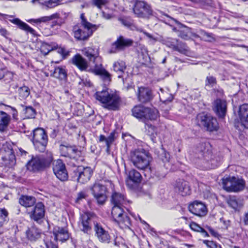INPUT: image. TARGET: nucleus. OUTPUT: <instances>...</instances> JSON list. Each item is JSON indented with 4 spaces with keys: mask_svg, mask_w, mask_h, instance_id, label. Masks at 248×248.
Segmentation results:
<instances>
[{
    "mask_svg": "<svg viewBox=\"0 0 248 248\" xmlns=\"http://www.w3.org/2000/svg\"><path fill=\"white\" fill-rule=\"evenodd\" d=\"M94 96L96 100L103 104L105 108L111 110H116L119 108L121 102L120 97L116 93H110L108 89L96 92Z\"/></svg>",
    "mask_w": 248,
    "mask_h": 248,
    "instance_id": "obj_1",
    "label": "nucleus"
},
{
    "mask_svg": "<svg viewBox=\"0 0 248 248\" xmlns=\"http://www.w3.org/2000/svg\"><path fill=\"white\" fill-rule=\"evenodd\" d=\"M129 159L133 165L139 170H151L150 166L152 157L149 153L144 150H137L131 151Z\"/></svg>",
    "mask_w": 248,
    "mask_h": 248,
    "instance_id": "obj_2",
    "label": "nucleus"
},
{
    "mask_svg": "<svg viewBox=\"0 0 248 248\" xmlns=\"http://www.w3.org/2000/svg\"><path fill=\"white\" fill-rule=\"evenodd\" d=\"M53 160L51 153H47L46 155L33 156L27 164L28 170L33 172L44 170L50 166Z\"/></svg>",
    "mask_w": 248,
    "mask_h": 248,
    "instance_id": "obj_3",
    "label": "nucleus"
},
{
    "mask_svg": "<svg viewBox=\"0 0 248 248\" xmlns=\"http://www.w3.org/2000/svg\"><path fill=\"white\" fill-rule=\"evenodd\" d=\"M15 150H16V146L13 143L8 142L0 143V156L3 164L9 168L14 167L16 164Z\"/></svg>",
    "mask_w": 248,
    "mask_h": 248,
    "instance_id": "obj_4",
    "label": "nucleus"
},
{
    "mask_svg": "<svg viewBox=\"0 0 248 248\" xmlns=\"http://www.w3.org/2000/svg\"><path fill=\"white\" fill-rule=\"evenodd\" d=\"M132 115L138 119L145 123L148 120H155L158 115V110L143 105L135 106L132 109Z\"/></svg>",
    "mask_w": 248,
    "mask_h": 248,
    "instance_id": "obj_5",
    "label": "nucleus"
},
{
    "mask_svg": "<svg viewBox=\"0 0 248 248\" xmlns=\"http://www.w3.org/2000/svg\"><path fill=\"white\" fill-rule=\"evenodd\" d=\"M113 187L111 182L108 180H102L94 184L92 188V193L98 204L104 203L107 199L106 193L108 190Z\"/></svg>",
    "mask_w": 248,
    "mask_h": 248,
    "instance_id": "obj_6",
    "label": "nucleus"
},
{
    "mask_svg": "<svg viewBox=\"0 0 248 248\" xmlns=\"http://www.w3.org/2000/svg\"><path fill=\"white\" fill-rule=\"evenodd\" d=\"M124 206H113L111 214L113 219L122 229L129 228L131 221L129 217L124 212Z\"/></svg>",
    "mask_w": 248,
    "mask_h": 248,
    "instance_id": "obj_7",
    "label": "nucleus"
},
{
    "mask_svg": "<svg viewBox=\"0 0 248 248\" xmlns=\"http://www.w3.org/2000/svg\"><path fill=\"white\" fill-rule=\"evenodd\" d=\"M47 136L44 129L37 128L33 131L32 142L36 150L44 152L47 143Z\"/></svg>",
    "mask_w": 248,
    "mask_h": 248,
    "instance_id": "obj_8",
    "label": "nucleus"
},
{
    "mask_svg": "<svg viewBox=\"0 0 248 248\" xmlns=\"http://www.w3.org/2000/svg\"><path fill=\"white\" fill-rule=\"evenodd\" d=\"M197 120L200 126H203L209 131H217L218 124L216 118L209 114L201 113L197 115Z\"/></svg>",
    "mask_w": 248,
    "mask_h": 248,
    "instance_id": "obj_9",
    "label": "nucleus"
},
{
    "mask_svg": "<svg viewBox=\"0 0 248 248\" xmlns=\"http://www.w3.org/2000/svg\"><path fill=\"white\" fill-rule=\"evenodd\" d=\"M133 10L135 15L140 18H149L153 15L151 6L144 1L136 0Z\"/></svg>",
    "mask_w": 248,
    "mask_h": 248,
    "instance_id": "obj_10",
    "label": "nucleus"
},
{
    "mask_svg": "<svg viewBox=\"0 0 248 248\" xmlns=\"http://www.w3.org/2000/svg\"><path fill=\"white\" fill-rule=\"evenodd\" d=\"M97 29L93 27H84L82 25H77L73 27V32L75 38L78 41H86Z\"/></svg>",
    "mask_w": 248,
    "mask_h": 248,
    "instance_id": "obj_11",
    "label": "nucleus"
},
{
    "mask_svg": "<svg viewBox=\"0 0 248 248\" xmlns=\"http://www.w3.org/2000/svg\"><path fill=\"white\" fill-rule=\"evenodd\" d=\"M223 185L228 191L238 192L244 189L245 181L235 177H230L223 179Z\"/></svg>",
    "mask_w": 248,
    "mask_h": 248,
    "instance_id": "obj_12",
    "label": "nucleus"
},
{
    "mask_svg": "<svg viewBox=\"0 0 248 248\" xmlns=\"http://www.w3.org/2000/svg\"><path fill=\"white\" fill-rule=\"evenodd\" d=\"M61 152L62 156L68 157L71 159L79 163L84 160L82 153L75 146H65L62 145Z\"/></svg>",
    "mask_w": 248,
    "mask_h": 248,
    "instance_id": "obj_13",
    "label": "nucleus"
},
{
    "mask_svg": "<svg viewBox=\"0 0 248 248\" xmlns=\"http://www.w3.org/2000/svg\"><path fill=\"white\" fill-rule=\"evenodd\" d=\"M74 173L78 183L85 184L90 180L93 171L90 167L79 166L74 170Z\"/></svg>",
    "mask_w": 248,
    "mask_h": 248,
    "instance_id": "obj_14",
    "label": "nucleus"
},
{
    "mask_svg": "<svg viewBox=\"0 0 248 248\" xmlns=\"http://www.w3.org/2000/svg\"><path fill=\"white\" fill-rule=\"evenodd\" d=\"M53 170L56 176L61 181L68 179V175L64 163L61 159H57L53 163Z\"/></svg>",
    "mask_w": 248,
    "mask_h": 248,
    "instance_id": "obj_15",
    "label": "nucleus"
},
{
    "mask_svg": "<svg viewBox=\"0 0 248 248\" xmlns=\"http://www.w3.org/2000/svg\"><path fill=\"white\" fill-rule=\"evenodd\" d=\"M94 230L95 234L100 242L104 243H109L110 236L101 224L97 222L94 223Z\"/></svg>",
    "mask_w": 248,
    "mask_h": 248,
    "instance_id": "obj_16",
    "label": "nucleus"
},
{
    "mask_svg": "<svg viewBox=\"0 0 248 248\" xmlns=\"http://www.w3.org/2000/svg\"><path fill=\"white\" fill-rule=\"evenodd\" d=\"M93 214L85 212L81 214L78 222V227L85 233H88L91 231V221Z\"/></svg>",
    "mask_w": 248,
    "mask_h": 248,
    "instance_id": "obj_17",
    "label": "nucleus"
},
{
    "mask_svg": "<svg viewBox=\"0 0 248 248\" xmlns=\"http://www.w3.org/2000/svg\"><path fill=\"white\" fill-rule=\"evenodd\" d=\"M213 109L219 117L224 118L227 111L226 101L221 99H217L213 103Z\"/></svg>",
    "mask_w": 248,
    "mask_h": 248,
    "instance_id": "obj_18",
    "label": "nucleus"
},
{
    "mask_svg": "<svg viewBox=\"0 0 248 248\" xmlns=\"http://www.w3.org/2000/svg\"><path fill=\"white\" fill-rule=\"evenodd\" d=\"M141 174L137 170L132 169L128 172L126 185L130 188L133 187V184H138L142 180Z\"/></svg>",
    "mask_w": 248,
    "mask_h": 248,
    "instance_id": "obj_19",
    "label": "nucleus"
},
{
    "mask_svg": "<svg viewBox=\"0 0 248 248\" xmlns=\"http://www.w3.org/2000/svg\"><path fill=\"white\" fill-rule=\"evenodd\" d=\"M189 211L192 214L200 217L206 215L207 211L205 205L202 202L195 201L188 206Z\"/></svg>",
    "mask_w": 248,
    "mask_h": 248,
    "instance_id": "obj_20",
    "label": "nucleus"
},
{
    "mask_svg": "<svg viewBox=\"0 0 248 248\" xmlns=\"http://www.w3.org/2000/svg\"><path fill=\"white\" fill-rule=\"evenodd\" d=\"M175 190L182 196L188 195L191 192L188 183L184 180H179L176 182Z\"/></svg>",
    "mask_w": 248,
    "mask_h": 248,
    "instance_id": "obj_21",
    "label": "nucleus"
},
{
    "mask_svg": "<svg viewBox=\"0 0 248 248\" xmlns=\"http://www.w3.org/2000/svg\"><path fill=\"white\" fill-rule=\"evenodd\" d=\"M54 239L55 241L64 242L68 239L69 233L66 229L56 226L53 229Z\"/></svg>",
    "mask_w": 248,
    "mask_h": 248,
    "instance_id": "obj_22",
    "label": "nucleus"
},
{
    "mask_svg": "<svg viewBox=\"0 0 248 248\" xmlns=\"http://www.w3.org/2000/svg\"><path fill=\"white\" fill-rule=\"evenodd\" d=\"M238 117L242 125L248 128V104H244L239 107Z\"/></svg>",
    "mask_w": 248,
    "mask_h": 248,
    "instance_id": "obj_23",
    "label": "nucleus"
},
{
    "mask_svg": "<svg viewBox=\"0 0 248 248\" xmlns=\"http://www.w3.org/2000/svg\"><path fill=\"white\" fill-rule=\"evenodd\" d=\"M138 98L142 103H146L152 99L151 91L145 87H139L137 92Z\"/></svg>",
    "mask_w": 248,
    "mask_h": 248,
    "instance_id": "obj_24",
    "label": "nucleus"
},
{
    "mask_svg": "<svg viewBox=\"0 0 248 248\" xmlns=\"http://www.w3.org/2000/svg\"><path fill=\"white\" fill-rule=\"evenodd\" d=\"M45 216V207L44 204L41 202H38L35 205L33 210L31 212L30 217L31 218L35 221L42 218Z\"/></svg>",
    "mask_w": 248,
    "mask_h": 248,
    "instance_id": "obj_25",
    "label": "nucleus"
},
{
    "mask_svg": "<svg viewBox=\"0 0 248 248\" xmlns=\"http://www.w3.org/2000/svg\"><path fill=\"white\" fill-rule=\"evenodd\" d=\"M11 120L10 115L3 111H0V132L7 131Z\"/></svg>",
    "mask_w": 248,
    "mask_h": 248,
    "instance_id": "obj_26",
    "label": "nucleus"
},
{
    "mask_svg": "<svg viewBox=\"0 0 248 248\" xmlns=\"http://www.w3.org/2000/svg\"><path fill=\"white\" fill-rule=\"evenodd\" d=\"M93 72L95 75L99 76L104 82L109 83L111 81V75L102 67L101 64L100 67L96 66Z\"/></svg>",
    "mask_w": 248,
    "mask_h": 248,
    "instance_id": "obj_27",
    "label": "nucleus"
},
{
    "mask_svg": "<svg viewBox=\"0 0 248 248\" xmlns=\"http://www.w3.org/2000/svg\"><path fill=\"white\" fill-rule=\"evenodd\" d=\"M133 41L130 39L124 38L123 36H120L116 41L113 44L116 49L118 50H122L126 47L132 45Z\"/></svg>",
    "mask_w": 248,
    "mask_h": 248,
    "instance_id": "obj_28",
    "label": "nucleus"
},
{
    "mask_svg": "<svg viewBox=\"0 0 248 248\" xmlns=\"http://www.w3.org/2000/svg\"><path fill=\"white\" fill-rule=\"evenodd\" d=\"M112 67L118 78H123L126 68L125 62L122 60H118L113 63Z\"/></svg>",
    "mask_w": 248,
    "mask_h": 248,
    "instance_id": "obj_29",
    "label": "nucleus"
},
{
    "mask_svg": "<svg viewBox=\"0 0 248 248\" xmlns=\"http://www.w3.org/2000/svg\"><path fill=\"white\" fill-rule=\"evenodd\" d=\"M26 233L27 238L31 241L37 240L41 235V231L34 226L28 228Z\"/></svg>",
    "mask_w": 248,
    "mask_h": 248,
    "instance_id": "obj_30",
    "label": "nucleus"
},
{
    "mask_svg": "<svg viewBox=\"0 0 248 248\" xmlns=\"http://www.w3.org/2000/svg\"><path fill=\"white\" fill-rule=\"evenodd\" d=\"M126 202V200L124 195L115 192L112 194L111 203L113 206H124Z\"/></svg>",
    "mask_w": 248,
    "mask_h": 248,
    "instance_id": "obj_31",
    "label": "nucleus"
},
{
    "mask_svg": "<svg viewBox=\"0 0 248 248\" xmlns=\"http://www.w3.org/2000/svg\"><path fill=\"white\" fill-rule=\"evenodd\" d=\"M72 62L81 71L86 70L88 66L86 61L80 55H75L72 59Z\"/></svg>",
    "mask_w": 248,
    "mask_h": 248,
    "instance_id": "obj_32",
    "label": "nucleus"
},
{
    "mask_svg": "<svg viewBox=\"0 0 248 248\" xmlns=\"http://www.w3.org/2000/svg\"><path fill=\"white\" fill-rule=\"evenodd\" d=\"M10 21L13 24L16 25L19 28L26 31L27 32H29L32 34H34L35 31L31 27H30L28 24L22 22L18 18H15L12 20H10Z\"/></svg>",
    "mask_w": 248,
    "mask_h": 248,
    "instance_id": "obj_33",
    "label": "nucleus"
},
{
    "mask_svg": "<svg viewBox=\"0 0 248 248\" xmlns=\"http://www.w3.org/2000/svg\"><path fill=\"white\" fill-rule=\"evenodd\" d=\"M173 50L177 51L187 56H190L191 54V52L186 44L178 41L175 45Z\"/></svg>",
    "mask_w": 248,
    "mask_h": 248,
    "instance_id": "obj_34",
    "label": "nucleus"
},
{
    "mask_svg": "<svg viewBox=\"0 0 248 248\" xmlns=\"http://www.w3.org/2000/svg\"><path fill=\"white\" fill-rule=\"evenodd\" d=\"M83 51L84 55L88 58L90 62H94L95 60L98 57V51L92 47L85 48Z\"/></svg>",
    "mask_w": 248,
    "mask_h": 248,
    "instance_id": "obj_35",
    "label": "nucleus"
},
{
    "mask_svg": "<svg viewBox=\"0 0 248 248\" xmlns=\"http://www.w3.org/2000/svg\"><path fill=\"white\" fill-rule=\"evenodd\" d=\"M227 202L232 208L237 210L243 206L242 201L235 196H230L227 199Z\"/></svg>",
    "mask_w": 248,
    "mask_h": 248,
    "instance_id": "obj_36",
    "label": "nucleus"
},
{
    "mask_svg": "<svg viewBox=\"0 0 248 248\" xmlns=\"http://www.w3.org/2000/svg\"><path fill=\"white\" fill-rule=\"evenodd\" d=\"M36 202V199L32 196H22L19 199V203L26 207L33 206Z\"/></svg>",
    "mask_w": 248,
    "mask_h": 248,
    "instance_id": "obj_37",
    "label": "nucleus"
},
{
    "mask_svg": "<svg viewBox=\"0 0 248 248\" xmlns=\"http://www.w3.org/2000/svg\"><path fill=\"white\" fill-rule=\"evenodd\" d=\"M60 18V15L58 13H55L49 16H43L37 19H32L29 21V22H33L35 23H46L50 20L58 19Z\"/></svg>",
    "mask_w": 248,
    "mask_h": 248,
    "instance_id": "obj_38",
    "label": "nucleus"
},
{
    "mask_svg": "<svg viewBox=\"0 0 248 248\" xmlns=\"http://www.w3.org/2000/svg\"><path fill=\"white\" fill-rule=\"evenodd\" d=\"M57 46L54 44L51 43L50 44L43 42L40 46V51L41 53L45 56L49 53V52L57 49Z\"/></svg>",
    "mask_w": 248,
    "mask_h": 248,
    "instance_id": "obj_39",
    "label": "nucleus"
},
{
    "mask_svg": "<svg viewBox=\"0 0 248 248\" xmlns=\"http://www.w3.org/2000/svg\"><path fill=\"white\" fill-rule=\"evenodd\" d=\"M145 128L147 134L151 137L152 140L154 141L156 136L157 135V129L151 124L145 123Z\"/></svg>",
    "mask_w": 248,
    "mask_h": 248,
    "instance_id": "obj_40",
    "label": "nucleus"
},
{
    "mask_svg": "<svg viewBox=\"0 0 248 248\" xmlns=\"http://www.w3.org/2000/svg\"><path fill=\"white\" fill-rule=\"evenodd\" d=\"M52 76L56 78L61 80L65 79L66 78V72L65 70L61 67H56L55 68Z\"/></svg>",
    "mask_w": 248,
    "mask_h": 248,
    "instance_id": "obj_41",
    "label": "nucleus"
},
{
    "mask_svg": "<svg viewBox=\"0 0 248 248\" xmlns=\"http://www.w3.org/2000/svg\"><path fill=\"white\" fill-rule=\"evenodd\" d=\"M210 146L209 143H201L198 147V151L201 153L203 157H205L207 154H209L208 148Z\"/></svg>",
    "mask_w": 248,
    "mask_h": 248,
    "instance_id": "obj_42",
    "label": "nucleus"
},
{
    "mask_svg": "<svg viewBox=\"0 0 248 248\" xmlns=\"http://www.w3.org/2000/svg\"><path fill=\"white\" fill-rule=\"evenodd\" d=\"M13 75L11 72L7 71L5 69H0V80L4 78L5 81L8 82L12 80Z\"/></svg>",
    "mask_w": 248,
    "mask_h": 248,
    "instance_id": "obj_43",
    "label": "nucleus"
},
{
    "mask_svg": "<svg viewBox=\"0 0 248 248\" xmlns=\"http://www.w3.org/2000/svg\"><path fill=\"white\" fill-rule=\"evenodd\" d=\"M25 118L27 119L33 118L35 117V110L31 107H26L24 110Z\"/></svg>",
    "mask_w": 248,
    "mask_h": 248,
    "instance_id": "obj_44",
    "label": "nucleus"
},
{
    "mask_svg": "<svg viewBox=\"0 0 248 248\" xmlns=\"http://www.w3.org/2000/svg\"><path fill=\"white\" fill-rule=\"evenodd\" d=\"M60 2V0H48L42 2V4L47 8H53L58 6Z\"/></svg>",
    "mask_w": 248,
    "mask_h": 248,
    "instance_id": "obj_45",
    "label": "nucleus"
},
{
    "mask_svg": "<svg viewBox=\"0 0 248 248\" xmlns=\"http://www.w3.org/2000/svg\"><path fill=\"white\" fill-rule=\"evenodd\" d=\"M19 94L21 97L23 98L27 97L30 93L29 88L27 86L20 87L19 90Z\"/></svg>",
    "mask_w": 248,
    "mask_h": 248,
    "instance_id": "obj_46",
    "label": "nucleus"
},
{
    "mask_svg": "<svg viewBox=\"0 0 248 248\" xmlns=\"http://www.w3.org/2000/svg\"><path fill=\"white\" fill-rule=\"evenodd\" d=\"M8 212L5 208H0V221L8 222Z\"/></svg>",
    "mask_w": 248,
    "mask_h": 248,
    "instance_id": "obj_47",
    "label": "nucleus"
},
{
    "mask_svg": "<svg viewBox=\"0 0 248 248\" xmlns=\"http://www.w3.org/2000/svg\"><path fill=\"white\" fill-rule=\"evenodd\" d=\"M190 31L189 28L185 27L183 30L180 31L179 36L183 39L187 40L190 38Z\"/></svg>",
    "mask_w": 248,
    "mask_h": 248,
    "instance_id": "obj_48",
    "label": "nucleus"
},
{
    "mask_svg": "<svg viewBox=\"0 0 248 248\" xmlns=\"http://www.w3.org/2000/svg\"><path fill=\"white\" fill-rule=\"evenodd\" d=\"M81 22L79 25H82L84 27H88V26L93 27L94 28L97 27L96 25L93 24L88 22L86 19L84 14L83 13L80 15Z\"/></svg>",
    "mask_w": 248,
    "mask_h": 248,
    "instance_id": "obj_49",
    "label": "nucleus"
},
{
    "mask_svg": "<svg viewBox=\"0 0 248 248\" xmlns=\"http://www.w3.org/2000/svg\"><path fill=\"white\" fill-rule=\"evenodd\" d=\"M178 40L175 39L168 38L167 39L164 40V44L168 47L171 48L173 50L175 45L178 42Z\"/></svg>",
    "mask_w": 248,
    "mask_h": 248,
    "instance_id": "obj_50",
    "label": "nucleus"
},
{
    "mask_svg": "<svg viewBox=\"0 0 248 248\" xmlns=\"http://www.w3.org/2000/svg\"><path fill=\"white\" fill-rule=\"evenodd\" d=\"M92 4L98 8L101 9L108 2V0H92Z\"/></svg>",
    "mask_w": 248,
    "mask_h": 248,
    "instance_id": "obj_51",
    "label": "nucleus"
},
{
    "mask_svg": "<svg viewBox=\"0 0 248 248\" xmlns=\"http://www.w3.org/2000/svg\"><path fill=\"white\" fill-rule=\"evenodd\" d=\"M88 197L87 193L86 191H81L77 194L76 202H79L83 199H85Z\"/></svg>",
    "mask_w": 248,
    "mask_h": 248,
    "instance_id": "obj_52",
    "label": "nucleus"
},
{
    "mask_svg": "<svg viewBox=\"0 0 248 248\" xmlns=\"http://www.w3.org/2000/svg\"><path fill=\"white\" fill-rule=\"evenodd\" d=\"M115 132L113 131L112 132L110 135L108 136V137L107 138L106 140V145L108 147V148H109L110 144H111L114 140L115 139Z\"/></svg>",
    "mask_w": 248,
    "mask_h": 248,
    "instance_id": "obj_53",
    "label": "nucleus"
},
{
    "mask_svg": "<svg viewBox=\"0 0 248 248\" xmlns=\"http://www.w3.org/2000/svg\"><path fill=\"white\" fill-rule=\"evenodd\" d=\"M203 243L209 248H221L220 245L213 241L204 240Z\"/></svg>",
    "mask_w": 248,
    "mask_h": 248,
    "instance_id": "obj_54",
    "label": "nucleus"
},
{
    "mask_svg": "<svg viewBox=\"0 0 248 248\" xmlns=\"http://www.w3.org/2000/svg\"><path fill=\"white\" fill-rule=\"evenodd\" d=\"M119 20L123 25L126 27H130L132 24V21L128 18H119Z\"/></svg>",
    "mask_w": 248,
    "mask_h": 248,
    "instance_id": "obj_55",
    "label": "nucleus"
},
{
    "mask_svg": "<svg viewBox=\"0 0 248 248\" xmlns=\"http://www.w3.org/2000/svg\"><path fill=\"white\" fill-rule=\"evenodd\" d=\"M159 157L163 162H167L169 161L170 158V155L166 151L162 150V153L159 155Z\"/></svg>",
    "mask_w": 248,
    "mask_h": 248,
    "instance_id": "obj_56",
    "label": "nucleus"
},
{
    "mask_svg": "<svg viewBox=\"0 0 248 248\" xmlns=\"http://www.w3.org/2000/svg\"><path fill=\"white\" fill-rule=\"evenodd\" d=\"M189 227L191 230L195 232H200V231L202 230V227H201L198 224L194 222H192L189 224Z\"/></svg>",
    "mask_w": 248,
    "mask_h": 248,
    "instance_id": "obj_57",
    "label": "nucleus"
},
{
    "mask_svg": "<svg viewBox=\"0 0 248 248\" xmlns=\"http://www.w3.org/2000/svg\"><path fill=\"white\" fill-rule=\"evenodd\" d=\"M205 228L209 231V232H210V233H211V234L212 235H213V236H214L215 237H217L218 238H219V237L220 236V235L214 229H213L212 227L208 226H206L205 227Z\"/></svg>",
    "mask_w": 248,
    "mask_h": 248,
    "instance_id": "obj_58",
    "label": "nucleus"
},
{
    "mask_svg": "<svg viewBox=\"0 0 248 248\" xmlns=\"http://www.w3.org/2000/svg\"><path fill=\"white\" fill-rule=\"evenodd\" d=\"M2 105L11 109V110L13 111L12 116L13 119L17 120L18 119V112L16 109L15 108H13L10 106L6 105L4 104H2Z\"/></svg>",
    "mask_w": 248,
    "mask_h": 248,
    "instance_id": "obj_59",
    "label": "nucleus"
},
{
    "mask_svg": "<svg viewBox=\"0 0 248 248\" xmlns=\"http://www.w3.org/2000/svg\"><path fill=\"white\" fill-rule=\"evenodd\" d=\"M206 81L207 82L206 85L209 84L213 86L216 84V79L212 76L207 77Z\"/></svg>",
    "mask_w": 248,
    "mask_h": 248,
    "instance_id": "obj_60",
    "label": "nucleus"
},
{
    "mask_svg": "<svg viewBox=\"0 0 248 248\" xmlns=\"http://www.w3.org/2000/svg\"><path fill=\"white\" fill-rule=\"evenodd\" d=\"M202 34L205 37V40L206 41L210 42V41H212L214 39V38L212 36V34L203 31V32H202Z\"/></svg>",
    "mask_w": 248,
    "mask_h": 248,
    "instance_id": "obj_61",
    "label": "nucleus"
},
{
    "mask_svg": "<svg viewBox=\"0 0 248 248\" xmlns=\"http://www.w3.org/2000/svg\"><path fill=\"white\" fill-rule=\"evenodd\" d=\"M0 34L6 38H8V36L9 35V32L7 30L1 26H0Z\"/></svg>",
    "mask_w": 248,
    "mask_h": 248,
    "instance_id": "obj_62",
    "label": "nucleus"
},
{
    "mask_svg": "<svg viewBox=\"0 0 248 248\" xmlns=\"http://www.w3.org/2000/svg\"><path fill=\"white\" fill-rule=\"evenodd\" d=\"M205 187V189L204 191H203V196L205 198H208L211 196V193H210V188L208 186H204Z\"/></svg>",
    "mask_w": 248,
    "mask_h": 248,
    "instance_id": "obj_63",
    "label": "nucleus"
},
{
    "mask_svg": "<svg viewBox=\"0 0 248 248\" xmlns=\"http://www.w3.org/2000/svg\"><path fill=\"white\" fill-rule=\"evenodd\" d=\"M46 248H58L57 246L51 241V240H47L45 242Z\"/></svg>",
    "mask_w": 248,
    "mask_h": 248,
    "instance_id": "obj_64",
    "label": "nucleus"
}]
</instances>
